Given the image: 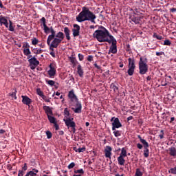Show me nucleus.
I'll list each match as a JSON object with an SVG mask.
<instances>
[{
    "instance_id": "nucleus-4",
    "label": "nucleus",
    "mask_w": 176,
    "mask_h": 176,
    "mask_svg": "<svg viewBox=\"0 0 176 176\" xmlns=\"http://www.w3.org/2000/svg\"><path fill=\"white\" fill-rule=\"evenodd\" d=\"M148 58L140 57L139 61V74L140 75H145L148 72Z\"/></svg>"
},
{
    "instance_id": "nucleus-58",
    "label": "nucleus",
    "mask_w": 176,
    "mask_h": 176,
    "mask_svg": "<svg viewBox=\"0 0 176 176\" xmlns=\"http://www.w3.org/2000/svg\"><path fill=\"white\" fill-rule=\"evenodd\" d=\"M88 61H93V56L89 55L87 57Z\"/></svg>"
},
{
    "instance_id": "nucleus-60",
    "label": "nucleus",
    "mask_w": 176,
    "mask_h": 176,
    "mask_svg": "<svg viewBox=\"0 0 176 176\" xmlns=\"http://www.w3.org/2000/svg\"><path fill=\"white\" fill-rule=\"evenodd\" d=\"M170 12H171V13H175L176 12V8H173L170 9Z\"/></svg>"
},
{
    "instance_id": "nucleus-23",
    "label": "nucleus",
    "mask_w": 176,
    "mask_h": 176,
    "mask_svg": "<svg viewBox=\"0 0 176 176\" xmlns=\"http://www.w3.org/2000/svg\"><path fill=\"white\" fill-rule=\"evenodd\" d=\"M110 89H111V90H113L114 93H118V91H119V87H118V86H116V84L113 82L110 85Z\"/></svg>"
},
{
    "instance_id": "nucleus-15",
    "label": "nucleus",
    "mask_w": 176,
    "mask_h": 176,
    "mask_svg": "<svg viewBox=\"0 0 176 176\" xmlns=\"http://www.w3.org/2000/svg\"><path fill=\"white\" fill-rule=\"evenodd\" d=\"M68 98L70 99L72 102H74V101H78V97L75 95L74 89L69 91Z\"/></svg>"
},
{
    "instance_id": "nucleus-40",
    "label": "nucleus",
    "mask_w": 176,
    "mask_h": 176,
    "mask_svg": "<svg viewBox=\"0 0 176 176\" xmlns=\"http://www.w3.org/2000/svg\"><path fill=\"white\" fill-rule=\"evenodd\" d=\"M164 45L165 46H170L171 45V41H170V40H168V39H166L164 41Z\"/></svg>"
},
{
    "instance_id": "nucleus-55",
    "label": "nucleus",
    "mask_w": 176,
    "mask_h": 176,
    "mask_svg": "<svg viewBox=\"0 0 176 176\" xmlns=\"http://www.w3.org/2000/svg\"><path fill=\"white\" fill-rule=\"evenodd\" d=\"M42 98L45 101V102H50V100L47 99V97L46 96L44 95V98Z\"/></svg>"
},
{
    "instance_id": "nucleus-48",
    "label": "nucleus",
    "mask_w": 176,
    "mask_h": 176,
    "mask_svg": "<svg viewBox=\"0 0 176 176\" xmlns=\"http://www.w3.org/2000/svg\"><path fill=\"white\" fill-rule=\"evenodd\" d=\"M23 49H30V44H28V43H25L23 45Z\"/></svg>"
},
{
    "instance_id": "nucleus-10",
    "label": "nucleus",
    "mask_w": 176,
    "mask_h": 176,
    "mask_svg": "<svg viewBox=\"0 0 176 176\" xmlns=\"http://www.w3.org/2000/svg\"><path fill=\"white\" fill-rule=\"evenodd\" d=\"M129 19L131 21H133V23L140 24V21H141L142 16H138L137 13L134 12V14L130 15Z\"/></svg>"
},
{
    "instance_id": "nucleus-12",
    "label": "nucleus",
    "mask_w": 176,
    "mask_h": 176,
    "mask_svg": "<svg viewBox=\"0 0 176 176\" xmlns=\"http://www.w3.org/2000/svg\"><path fill=\"white\" fill-rule=\"evenodd\" d=\"M72 32H73V36H74V38H76V36H79L80 34V26L78 24H74Z\"/></svg>"
},
{
    "instance_id": "nucleus-61",
    "label": "nucleus",
    "mask_w": 176,
    "mask_h": 176,
    "mask_svg": "<svg viewBox=\"0 0 176 176\" xmlns=\"http://www.w3.org/2000/svg\"><path fill=\"white\" fill-rule=\"evenodd\" d=\"M50 54V56H52V57H54V58L56 57V54L54 53V52H51Z\"/></svg>"
},
{
    "instance_id": "nucleus-38",
    "label": "nucleus",
    "mask_w": 176,
    "mask_h": 176,
    "mask_svg": "<svg viewBox=\"0 0 176 176\" xmlns=\"http://www.w3.org/2000/svg\"><path fill=\"white\" fill-rule=\"evenodd\" d=\"M135 176H142V172L140 170V168L136 169V172Z\"/></svg>"
},
{
    "instance_id": "nucleus-19",
    "label": "nucleus",
    "mask_w": 176,
    "mask_h": 176,
    "mask_svg": "<svg viewBox=\"0 0 176 176\" xmlns=\"http://www.w3.org/2000/svg\"><path fill=\"white\" fill-rule=\"evenodd\" d=\"M43 110L45 111L47 116H50V115H53V110L49 106H43Z\"/></svg>"
},
{
    "instance_id": "nucleus-64",
    "label": "nucleus",
    "mask_w": 176,
    "mask_h": 176,
    "mask_svg": "<svg viewBox=\"0 0 176 176\" xmlns=\"http://www.w3.org/2000/svg\"><path fill=\"white\" fill-rule=\"evenodd\" d=\"M127 120L130 121V120H133V116H129L127 118Z\"/></svg>"
},
{
    "instance_id": "nucleus-3",
    "label": "nucleus",
    "mask_w": 176,
    "mask_h": 176,
    "mask_svg": "<svg viewBox=\"0 0 176 176\" xmlns=\"http://www.w3.org/2000/svg\"><path fill=\"white\" fill-rule=\"evenodd\" d=\"M40 21L43 23V25L44 27V32L45 34H49V32H51V34L48 36L47 39V44L48 46H50V50L51 52H54V49H56L55 47H52L51 42L53 41V38L55 36V32H54V29H53V27L51 26L50 28L47 27L46 25V19L45 17H42L40 19Z\"/></svg>"
},
{
    "instance_id": "nucleus-37",
    "label": "nucleus",
    "mask_w": 176,
    "mask_h": 176,
    "mask_svg": "<svg viewBox=\"0 0 176 176\" xmlns=\"http://www.w3.org/2000/svg\"><path fill=\"white\" fill-rule=\"evenodd\" d=\"M74 173L75 174H85V170H83L82 168L78 169V170H75Z\"/></svg>"
},
{
    "instance_id": "nucleus-43",
    "label": "nucleus",
    "mask_w": 176,
    "mask_h": 176,
    "mask_svg": "<svg viewBox=\"0 0 176 176\" xmlns=\"http://www.w3.org/2000/svg\"><path fill=\"white\" fill-rule=\"evenodd\" d=\"M160 133H161V134L159 135V137H160V140H163V138H164V131L161 130Z\"/></svg>"
},
{
    "instance_id": "nucleus-39",
    "label": "nucleus",
    "mask_w": 176,
    "mask_h": 176,
    "mask_svg": "<svg viewBox=\"0 0 176 176\" xmlns=\"http://www.w3.org/2000/svg\"><path fill=\"white\" fill-rule=\"evenodd\" d=\"M69 59L70 60V62L72 63V64H76V58H75V57L70 56V57H69Z\"/></svg>"
},
{
    "instance_id": "nucleus-45",
    "label": "nucleus",
    "mask_w": 176,
    "mask_h": 176,
    "mask_svg": "<svg viewBox=\"0 0 176 176\" xmlns=\"http://www.w3.org/2000/svg\"><path fill=\"white\" fill-rule=\"evenodd\" d=\"M74 167H75V164L74 162H72L68 165L67 168H69V170H71V168H74Z\"/></svg>"
},
{
    "instance_id": "nucleus-28",
    "label": "nucleus",
    "mask_w": 176,
    "mask_h": 176,
    "mask_svg": "<svg viewBox=\"0 0 176 176\" xmlns=\"http://www.w3.org/2000/svg\"><path fill=\"white\" fill-rule=\"evenodd\" d=\"M120 156H122V157H127V151L124 147L121 149V153L120 154Z\"/></svg>"
},
{
    "instance_id": "nucleus-44",
    "label": "nucleus",
    "mask_w": 176,
    "mask_h": 176,
    "mask_svg": "<svg viewBox=\"0 0 176 176\" xmlns=\"http://www.w3.org/2000/svg\"><path fill=\"white\" fill-rule=\"evenodd\" d=\"M46 135H47V138H48V140H50V138H52V132L47 131L46 132Z\"/></svg>"
},
{
    "instance_id": "nucleus-51",
    "label": "nucleus",
    "mask_w": 176,
    "mask_h": 176,
    "mask_svg": "<svg viewBox=\"0 0 176 176\" xmlns=\"http://www.w3.org/2000/svg\"><path fill=\"white\" fill-rule=\"evenodd\" d=\"M24 174H25L24 170H19V173H18V176H23Z\"/></svg>"
},
{
    "instance_id": "nucleus-26",
    "label": "nucleus",
    "mask_w": 176,
    "mask_h": 176,
    "mask_svg": "<svg viewBox=\"0 0 176 176\" xmlns=\"http://www.w3.org/2000/svg\"><path fill=\"white\" fill-rule=\"evenodd\" d=\"M8 23V19L5 18V16H3L2 15H0V24L2 25H5Z\"/></svg>"
},
{
    "instance_id": "nucleus-54",
    "label": "nucleus",
    "mask_w": 176,
    "mask_h": 176,
    "mask_svg": "<svg viewBox=\"0 0 176 176\" xmlns=\"http://www.w3.org/2000/svg\"><path fill=\"white\" fill-rule=\"evenodd\" d=\"M156 56H164V52H156Z\"/></svg>"
},
{
    "instance_id": "nucleus-49",
    "label": "nucleus",
    "mask_w": 176,
    "mask_h": 176,
    "mask_svg": "<svg viewBox=\"0 0 176 176\" xmlns=\"http://www.w3.org/2000/svg\"><path fill=\"white\" fill-rule=\"evenodd\" d=\"M28 173L29 174L30 176H36V173L32 170L28 172Z\"/></svg>"
},
{
    "instance_id": "nucleus-20",
    "label": "nucleus",
    "mask_w": 176,
    "mask_h": 176,
    "mask_svg": "<svg viewBox=\"0 0 176 176\" xmlns=\"http://www.w3.org/2000/svg\"><path fill=\"white\" fill-rule=\"evenodd\" d=\"M55 32V38H57L58 39H60V41H63L64 38H65V36L64 35V33H63V32H59L56 34V32L54 30Z\"/></svg>"
},
{
    "instance_id": "nucleus-27",
    "label": "nucleus",
    "mask_w": 176,
    "mask_h": 176,
    "mask_svg": "<svg viewBox=\"0 0 176 176\" xmlns=\"http://www.w3.org/2000/svg\"><path fill=\"white\" fill-rule=\"evenodd\" d=\"M74 151H75V152H78V153H82L86 151V147H82L78 148H76V147H74Z\"/></svg>"
},
{
    "instance_id": "nucleus-34",
    "label": "nucleus",
    "mask_w": 176,
    "mask_h": 176,
    "mask_svg": "<svg viewBox=\"0 0 176 176\" xmlns=\"http://www.w3.org/2000/svg\"><path fill=\"white\" fill-rule=\"evenodd\" d=\"M153 37L156 38L158 41L163 39V36L158 35L157 33H153Z\"/></svg>"
},
{
    "instance_id": "nucleus-25",
    "label": "nucleus",
    "mask_w": 176,
    "mask_h": 176,
    "mask_svg": "<svg viewBox=\"0 0 176 176\" xmlns=\"http://www.w3.org/2000/svg\"><path fill=\"white\" fill-rule=\"evenodd\" d=\"M170 156H176V148L175 147L169 148Z\"/></svg>"
},
{
    "instance_id": "nucleus-36",
    "label": "nucleus",
    "mask_w": 176,
    "mask_h": 176,
    "mask_svg": "<svg viewBox=\"0 0 176 176\" xmlns=\"http://www.w3.org/2000/svg\"><path fill=\"white\" fill-rule=\"evenodd\" d=\"M38 42H39V40H38L36 38H33L32 39V45H34V46H35L36 45H38Z\"/></svg>"
},
{
    "instance_id": "nucleus-17",
    "label": "nucleus",
    "mask_w": 176,
    "mask_h": 176,
    "mask_svg": "<svg viewBox=\"0 0 176 176\" xmlns=\"http://www.w3.org/2000/svg\"><path fill=\"white\" fill-rule=\"evenodd\" d=\"M21 98H22V102L25 105L30 106V104L32 102V100H31V98H29V97L27 96H22Z\"/></svg>"
},
{
    "instance_id": "nucleus-41",
    "label": "nucleus",
    "mask_w": 176,
    "mask_h": 176,
    "mask_svg": "<svg viewBox=\"0 0 176 176\" xmlns=\"http://www.w3.org/2000/svg\"><path fill=\"white\" fill-rule=\"evenodd\" d=\"M34 50H36V52H34V54H41L43 52V50H38V49H34Z\"/></svg>"
},
{
    "instance_id": "nucleus-8",
    "label": "nucleus",
    "mask_w": 176,
    "mask_h": 176,
    "mask_svg": "<svg viewBox=\"0 0 176 176\" xmlns=\"http://www.w3.org/2000/svg\"><path fill=\"white\" fill-rule=\"evenodd\" d=\"M128 61L129 69L127 71V74L129 75V76H133V75H134V71H135V60L131 58H129Z\"/></svg>"
},
{
    "instance_id": "nucleus-59",
    "label": "nucleus",
    "mask_w": 176,
    "mask_h": 176,
    "mask_svg": "<svg viewBox=\"0 0 176 176\" xmlns=\"http://www.w3.org/2000/svg\"><path fill=\"white\" fill-rule=\"evenodd\" d=\"M137 148H138V149H142V144L138 143L137 144Z\"/></svg>"
},
{
    "instance_id": "nucleus-30",
    "label": "nucleus",
    "mask_w": 176,
    "mask_h": 176,
    "mask_svg": "<svg viewBox=\"0 0 176 176\" xmlns=\"http://www.w3.org/2000/svg\"><path fill=\"white\" fill-rule=\"evenodd\" d=\"M36 93H37L38 96L41 97V98H45V94H43V91H42V90H41V88H38L36 89Z\"/></svg>"
},
{
    "instance_id": "nucleus-21",
    "label": "nucleus",
    "mask_w": 176,
    "mask_h": 176,
    "mask_svg": "<svg viewBox=\"0 0 176 176\" xmlns=\"http://www.w3.org/2000/svg\"><path fill=\"white\" fill-rule=\"evenodd\" d=\"M77 73L78 74L80 78H83V69H82V65H78L77 67Z\"/></svg>"
},
{
    "instance_id": "nucleus-6",
    "label": "nucleus",
    "mask_w": 176,
    "mask_h": 176,
    "mask_svg": "<svg viewBox=\"0 0 176 176\" xmlns=\"http://www.w3.org/2000/svg\"><path fill=\"white\" fill-rule=\"evenodd\" d=\"M110 40L109 42H107L109 43V45H111L110 46V49L109 51V53H112L113 54H116L118 53V46L116 45L118 43V41H116V38L113 37V36H109Z\"/></svg>"
},
{
    "instance_id": "nucleus-24",
    "label": "nucleus",
    "mask_w": 176,
    "mask_h": 176,
    "mask_svg": "<svg viewBox=\"0 0 176 176\" xmlns=\"http://www.w3.org/2000/svg\"><path fill=\"white\" fill-rule=\"evenodd\" d=\"M56 72L53 70H48L47 71V74H48V78H51V79H53L56 76Z\"/></svg>"
},
{
    "instance_id": "nucleus-22",
    "label": "nucleus",
    "mask_w": 176,
    "mask_h": 176,
    "mask_svg": "<svg viewBox=\"0 0 176 176\" xmlns=\"http://www.w3.org/2000/svg\"><path fill=\"white\" fill-rule=\"evenodd\" d=\"M118 162L120 166H124V163H126V160H124V157L119 156L118 157Z\"/></svg>"
},
{
    "instance_id": "nucleus-47",
    "label": "nucleus",
    "mask_w": 176,
    "mask_h": 176,
    "mask_svg": "<svg viewBox=\"0 0 176 176\" xmlns=\"http://www.w3.org/2000/svg\"><path fill=\"white\" fill-rule=\"evenodd\" d=\"M28 169V167L27 166V163H25L24 166L22 168V170L24 173L25 171H27Z\"/></svg>"
},
{
    "instance_id": "nucleus-14",
    "label": "nucleus",
    "mask_w": 176,
    "mask_h": 176,
    "mask_svg": "<svg viewBox=\"0 0 176 176\" xmlns=\"http://www.w3.org/2000/svg\"><path fill=\"white\" fill-rule=\"evenodd\" d=\"M104 156L108 159H111V156H112V147L111 146H107L104 149Z\"/></svg>"
},
{
    "instance_id": "nucleus-11",
    "label": "nucleus",
    "mask_w": 176,
    "mask_h": 176,
    "mask_svg": "<svg viewBox=\"0 0 176 176\" xmlns=\"http://www.w3.org/2000/svg\"><path fill=\"white\" fill-rule=\"evenodd\" d=\"M76 102V108H72V111L75 113H82V103L79 102L78 99L74 101Z\"/></svg>"
},
{
    "instance_id": "nucleus-13",
    "label": "nucleus",
    "mask_w": 176,
    "mask_h": 176,
    "mask_svg": "<svg viewBox=\"0 0 176 176\" xmlns=\"http://www.w3.org/2000/svg\"><path fill=\"white\" fill-rule=\"evenodd\" d=\"M61 42H63L60 38H58L55 36H54L53 39H52V42L51 43V46L52 47H55V49H57V47H58V45H60V43H61Z\"/></svg>"
},
{
    "instance_id": "nucleus-7",
    "label": "nucleus",
    "mask_w": 176,
    "mask_h": 176,
    "mask_svg": "<svg viewBox=\"0 0 176 176\" xmlns=\"http://www.w3.org/2000/svg\"><path fill=\"white\" fill-rule=\"evenodd\" d=\"M138 138L140 140L141 144H142L144 146V157H149V143L146 142L144 139H142V138L138 135Z\"/></svg>"
},
{
    "instance_id": "nucleus-42",
    "label": "nucleus",
    "mask_w": 176,
    "mask_h": 176,
    "mask_svg": "<svg viewBox=\"0 0 176 176\" xmlns=\"http://www.w3.org/2000/svg\"><path fill=\"white\" fill-rule=\"evenodd\" d=\"M113 134L115 137H120V135H122V134L120 133V131H113Z\"/></svg>"
},
{
    "instance_id": "nucleus-16",
    "label": "nucleus",
    "mask_w": 176,
    "mask_h": 176,
    "mask_svg": "<svg viewBox=\"0 0 176 176\" xmlns=\"http://www.w3.org/2000/svg\"><path fill=\"white\" fill-rule=\"evenodd\" d=\"M28 63H30V65H34V67H38V65L39 64V60H37L35 56L30 58V59L28 60Z\"/></svg>"
},
{
    "instance_id": "nucleus-32",
    "label": "nucleus",
    "mask_w": 176,
    "mask_h": 176,
    "mask_svg": "<svg viewBox=\"0 0 176 176\" xmlns=\"http://www.w3.org/2000/svg\"><path fill=\"white\" fill-rule=\"evenodd\" d=\"M169 174H172L173 175H176V166L173 168H171L168 170Z\"/></svg>"
},
{
    "instance_id": "nucleus-33",
    "label": "nucleus",
    "mask_w": 176,
    "mask_h": 176,
    "mask_svg": "<svg viewBox=\"0 0 176 176\" xmlns=\"http://www.w3.org/2000/svg\"><path fill=\"white\" fill-rule=\"evenodd\" d=\"M23 54L24 56H30V54H31V51L30 50V48L23 49Z\"/></svg>"
},
{
    "instance_id": "nucleus-50",
    "label": "nucleus",
    "mask_w": 176,
    "mask_h": 176,
    "mask_svg": "<svg viewBox=\"0 0 176 176\" xmlns=\"http://www.w3.org/2000/svg\"><path fill=\"white\" fill-rule=\"evenodd\" d=\"M64 114L65 115H67V116H69V111H68V109L67 108H65L64 109Z\"/></svg>"
},
{
    "instance_id": "nucleus-53",
    "label": "nucleus",
    "mask_w": 176,
    "mask_h": 176,
    "mask_svg": "<svg viewBox=\"0 0 176 176\" xmlns=\"http://www.w3.org/2000/svg\"><path fill=\"white\" fill-rule=\"evenodd\" d=\"M7 169L9 170V171H12V170H13V167L12 166V165L10 164H8L7 165Z\"/></svg>"
},
{
    "instance_id": "nucleus-1",
    "label": "nucleus",
    "mask_w": 176,
    "mask_h": 176,
    "mask_svg": "<svg viewBox=\"0 0 176 176\" xmlns=\"http://www.w3.org/2000/svg\"><path fill=\"white\" fill-rule=\"evenodd\" d=\"M96 19L97 16L94 13L90 11V9L86 6L82 8V11L76 16V20L78 23H83V21H91L96 24Z\"/></svg>"
},
{
    "instance_id": "nucleus-56",
    "label": "nucleus",
    "mask_w": 176,
    "mask_h": 176,
    "mask_svg": "<svg viewBox=\"0 0 176 176\" xmlns=\"http://www.w3.org/2000/svg\"><path fill=\"white\" fill-rule=\"evenodd\" d=\"M54 124L55 130L58 131L60 130V126L57 124V122H56Z\"/></svg>"
},
{
    "instance_id": "nucleus-52",
    "label": "nucleus",
    "mask_w": 176,
    "mask_h": 176,
    "mask_svg": "<svg viewBox=\"0 0 176 176\" xmlns=\"http://www.w3.org/2000/svg\"><path fill=\"white\" fill-rule=\"evenodd\" d=\"M78 58H79L80 61H83V59H84L83 54H78Z\"/></svg>"
},
{
    "instance_id": "nucleus-29",
    "label": "nucleus",
    "mask_w": 176,
    "mask_h": 176,
    "mask_svg": "<svg viewBox=\"0 0 176 176\" xmlns=\"http://www.w3.org/2000/svg\"><path fill=\"white\" fill-rule=\"evenodd\" d=\"M48 120L52 123L53 124H54L55 123H57V121H56V118H54V116H47Z\"/></svg>"
},
{
    "instance_id": "nucleus-63",
    "label": "nucleus",
    "mask_w": 176,
    "mask_h": 176,
    "mask_svg": "<svg viewBox=\"0 0 176 176\" xmlns=\"http://www.w3.org/2000/svg\"><path fill=\"white\" fill-rule=\"evenodd\" d=\"M32 171H33V172L35 173L36 174L37 173H39V170H38V169H35V168H33Z\"/></svg>"
},
{
    "instance_id": "nucleus-31",
    "label": "nucleus",
    "mask_w": 176,
    "mask_h": 176,
    "mask_svg": "<svg viewBox=\"0 0 176 176\" xmlns=\"http://www.w3.org/2000/svg\"><path fill=\"white\" fill-rule=\"evenodd\" d=\"M45 82L47 85H49V86H51V87L54 86L56 83L54 81H53V80L45 79Z\"/></svg>"
},
{
    "instance_id": "nucleus-46",
    "label": "nucleus",
    "mask_w": 176,
    "mask_h": 176,
    "mask_svg": "<svg viewBox=\"0 0 176 176\" xmlns=\"http://www.w3.org/2000/svg\"><path fill=\"white\" fill-rule=\"evenodd\" d=\"M16 93H17V91L15 90L14 92L12 93L11 96L12 97L14 98V100H17V96H16Z\"/></svg>"
},
{
    "instance_id": "nucleus-9",
    "label": "nucleus",
    "mask_w": 176,
    "mask_h": 176,
    "mask_svg": "<svg viewBox=\"0 0 176 176\" xmlns=\"http://www.w3.org/2000/svg\"><path fill=\"white\" fill-rule=\"evenodd\" d=\"M110 122H112V131H115L116 129H120L122 127V123H120V120L118 118L112 117L110 120Z\"/></svg>"
},
{
    "instance_id": "nucleus-62",
    "label": "nucleus",
    "mask_w": 176,
    "mask_h": 176,
    "mask_svg": "<svg viewBox=\"0 0 176 176\" xmlns=\"http://www.w3.org/2000/svg\"><path fill=\"white\" fill-rule=\"evenodd\" d=\"M5 133H6V131L3 129H0V134H5Z\"/></svg>"
},
{
    "instance_id": "nucleus-57",
    "label": "nucleus",
    "mask_w": 176,
    "mask_h": 176,
    "mask_svg": "<svg viewBox=\"0 0 176 176\" xmlns=\"http://www.w3.org/2000/svg\"><path fill=\"white\" fill-rule=\"evenodd\" d=\"M9 31H14V28L13 27V25H9Z\"/></svg>"
},
{
    "instance_id": "nucleus-2",
    "label": "nucleus",
    "mask_w": 176,
    "mask_h": 176,
    "mask_svg": "<svg viewBox=\"0 0 176 176\" xmlns=\"http://www.w3.org/2000/svg\"><path fill=\"white\" fill-rule=\"evenodd\" d=\"M93 36L98 42H110L111 38L109 36H112V35L109 34V32L104 26H100L98 30L94 32Z\"/></svg>"
},
{
    "instance_id": "nucleus-5",
    "label": "nucleus",
    "mask_w": 176,
    "mask_h": 176,
    "mask_svg": "<svg viewBox=\"0 0 176 176\" xmlns=\"http://www.w3.org/2000/svg\"><path fill=\"white\" fill-rule=\"evenodd\" d=\"M63 122H65L67 129H71V132L73 134L76 133V124L74 122V118H67L66 119H63Z\"/></svg>"
},
{
    "instance_id": "nucleus-35",
    "label": "nucleus",
    "mask_w": 176,
    "mask_h": 176,
    "mask_svg": "<svg viewBox=\"0 0 176 176\" xmlns=\"http://www.w3.org/2000/svg\"><path fill=\"white\" fill-rule=\"evenodd\" d=\"M49 68H50V71L56 72V65H54V63H51L49 65Z\"/></svg>"
},
{
    "instance_id": "nucleus-18",
    "label": "nucleus",
    "mask_w": 176,
    "mask_h": 176,
    "mask_svg": "<svg viewBox=\"0 0 176 176\" xmlns=\"http://www.w3.org/2000/svg\"><path fill=\"white\" fill-rule=\"evenodd\" d=\"M63 30L66 39L67 41H71V30H69V28H68V27H65L63 28Z\"/></svg>"
}]
</instances>
